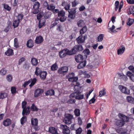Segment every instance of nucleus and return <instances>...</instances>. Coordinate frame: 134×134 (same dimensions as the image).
I'll list each match as a JSON object with an SVG mask.
<instances>
[{
    "mask_svg": "<svg viewBox=\"0 0 134 134\" xmlns=\"http://www.w3.org/2000/svg\"><path fill=\"white\" fill-rule=\"evenodd\" d=\"M43 90L41 88H38L35 91L34 96L37 97L40 96L43 93Z\"/></svg>",
    "mask_w": 134,
    "mask_h": 134,
    "instance_id": "obj_8",
    "label": "nucleus"
},
{
    "mask_svg": "<svg viewBox=\"0 0 134 134\" xmlns=\"http://www.w3.org/2000/svg\"><path fill=\"white\" fill-rule=\"evenodd\" d=\"M59 55L61 58L65 57L66 55L65 49L61 51L59 53Z\"/></svg>",
    "mask_w": 134,
    "mask_h": 134,
    "instance_id": "obj_18",
    "label": "nucleus"
},
{
    "mask_svg": "<svg viewBox=\"0 0 134 134\" xmlns=\"http://www.w3.org/2000/svg\"><path fill=\"white\" fill-rule=\"evenodd\" d=\"M75 60L77 62H80L82 61L83 57L81 55L79 54L75 57Z\"/></svg>",
    "mask_w": 134,
    "mask_h": 134,
    "instance_id": "obj_11",
    "label": "nucleus"
},
{
    "mask_svg": "<svg viewBox=\"0 0 134 134\" xmlns=\"http://www.w3.org/2000/svg\"><path fill=\"white\" fill-rule=\"evenodd\" d=\"M128 13L129 14H132V15L134 16V6L130 8L129 10L128 11Z\"/></svg>",
    "mask_w": 134,
    "mask_h": 134,
    "instance_id": "obj_36",
    "label": "nucleus"
},
{
    "mask_svg": "<svg viewBox=\"0 0 134 134\" xmlns=\"http://www.w3.org/2000/svg\"><path fill=\"white\" fill-rule=\"evenodd\" d=\"M84 24L83 21L82 20H80L77 22V25L79 27H81Z\"/></svg>",
    "mask_w": 134,
    "mask_h": 134,
    "instance_id": "obj_44",
    "label": "nucleus"
},
{
    "mask_svg": "<svg viewBox=\"0 0 134 134\" xmlns=\"http://www.w3.org/2000/svg\"><path fill=\"white\" fill-rule=\"evenodd\" d=\"M62 5L64 7V8L66 10H69L70 7V3L67 2H62Z\"/></svg>",
    "mask_w": 134,
    "mask_h": 134,
    "instance_id": "obj_12",
    "label": "nucleus"
},
{
    "mask_svg": "<svg viewBox=\"0 0 134 134\" xmlns=\"http://www.w3.org/2000/svg\"><path fill=\"white\" fill-rule=\"evenodd\" d=\"M71 98L67 101V103L68 104H74L75 103L76 101L75 99H72Z\"/></svg>",
    "mask_w": 134,
    "mask_h": 134,
    "instance_id": "obj_54",
    "label": "nucleus"
},
{
    "mask_svg": "<svg viewBox=\"0 0 134 134\" xmlns=\"http://www.w3.org/2000/svg\"><path fill=\"white\" fill-rule=\"evenodd\" d=\"M7 71V69L5 68H3L0 71V74L2 75H5Z\"/></svg>",
    "mask_w": 134,
    "mask_h": 134,
    "instance_id": "obj_37",
    "label": "nucleus"
},
{
    "mask_svg": "<svg viewBox=\"0 0 134 134\" xmlns=\"http://www.w3.org/2000/svg\"><path fill=\"white\" fill-rule=\"evenodd\" d=\"M42 15H43V12H41L40 13L38 14L37 16V19L38 20L40 19L41 18H42Z\"/></svg>",
    "mask_w": 134,
    "mask_h": 134,
    "instance_id": "obj_61",
    "label": "nucleus"
},
{
    "mask_svg": "<svg viewBox=\"0 0 134 134\" xmlns=\"http://www.w3.org/2000/svg\"><path fill=\"white\" fill-rule=\"evenodd\" d=\"M74 48H76L77 51H81L83 49V47L81 45H77L74 46Z\"/></svg>",
    "mask_w": 134,
    "mask_h": 134,
    "instance_id": "obj_30",
    "label": "nucleus"
},
{
    "mask_svg": "<svg viewBox=\"0 0 134 134\" xmlns=\"http://www.w3.org/2000/svg\"><path fill=\"white\" fill-rule=\"evenodd\" d=\"M27 117L26 116H23L20 120L21 123L22 125L25 123L26 121Z\"/></svg>",
    "mask_w": 134,
    "mask_h": 134,
    "instance_id": "obj_49",
    "label": "nucleus"
},
{
    "mask_svg": "<svg viewBox=\"0 0 134 134\" xmlns=\"http://www.w3.org/2000/svg\"><path fill=\"white\" fill-rule=\"evenodd\" d=\"M121 117H122V120L124 122H127L129 120V118L126 116L123 115L122 114H121L120 115Z\"/></svg>",
    "mask_w": 134,
    "mask_h": 134,
    "instance_id": "obj_34",
    "label": "nucleus"
},
{
    "mask_svg": "<svg viewBox=\"0 0 134 134\" xmlns=\"http://www.w3.org/2000/svg\"><path fill=\"white\" fill-rule=\"evenodd\" d=\"M31 109L32 111H37L38 109L34 104H32L31 107Z\"/></svg>",
    "mask_w": 134,
    "mask_h": 134,
    "instance_id": "obj_46",
    "label": "nucleus"
},
{
    "mask_svg": "<svg viewBox=\"0 0 134 134\" xmlns=\"http://www.w3.org/2000/svg\"><path fill=\"white\" fill-rule=\"evenodd\" d=\"M58 68V66L56 63H55L51 66V70L52 71H55Z\"/></svg>",
    "mask_w": 134,
    "mask_h": 134,
    "instance_id": "obj_45",
    "label": "nucleus"
},
{
    "mask_svg": "<svg viewBox=\"0 0 134 134\" xmlns=\"http://www.w3.org/2000/svg\"><path fill=\"white\" fill-rule=\"evenodd\" d=\"M20 22V21H18L16 20H15L13 23V26L14 28L17 27L19 23Z\"/></svg>",
    "mask_w": 134,
    "mask_h": 134,
    "instance_id": "obj_38",
    "label": "nucleus"
},
{
    "mask_svg": "<svg viewBox=\"0 0 134 134\" xmlns=\"http://www.w3.org/2000/svg\"><path fill=\"white\" fill-rule=\"evenodd\" d=\"M31 62L32 65L34 66H36L38 63L37 60L34 58L31 59Z\"/></svg>",
    "mask_w": 134,
    "mask_h": 134,
    "instance_id": "obj_24",
    "label": "nucleus"
},
{
    "mask_svg": "<svg viewBox=\"0 0 134 134\" xmlns=\"http://www.w3.org/2000/svg\"><path fill=\"white\" fill-rule=\"evenodd\" d=\"M119 88L123 93L126 94H129L130 93V90L126 88L123 86L120 85L119 86Z\"/></svg>",
    "mask_w": 134,
    "mask_h": 134,
    "instance_id": "obj_6",
    "label": "nucleus"
},
{
    "mask_svg": "<svg viewBox=\"0 0 134 134\" xmlns=\"http://www.w3.org/2000/svg\"><path fill=\"white\" fill-rule=\"evenodd\" d=\"M5 54L8 56H11L13 54V50L9 48L5 52Z\"/></svg>",
    "mask_w": 134,
    "mask_h": 134,
    "instance_id": "obj_20",
    "label": "nucleus"
},
{
    "mask_svg": "<svg viewBox=\"0 0 134 134\" xmlns=\"http://www.w3.org/2000/svg\"><path fill=\"white\" fill-rule=\"evenodd\" d=\"M51 13L50 12H46L43 14V16L45 19H47L50 18Z\"/></svg>",
    "mask_w": 134,
    "mask_h": 134,
    "instance_id": "obj_25",
    "label": "nucleus"
},
{
    "mask_svg": "<svg viewBox=\"0 0 134 134\" xmlns=\"http://www.w3.org/2000/svg\"><path fill=\"white\" fill-rule=\"evenodd\" d=\"M29 64L28 62H25L23 65V68L24 69L28 70L29 67Z\"/></svg>",
    "mask_w": 134,
    "mask_h": 134,
    "instance_id": "obj_48",
    "label": "nucleus"
},
{
    "mask_svg": "<svg viewBox=\"0 0 134 134\" xmlns=\"http://www.w3.org/2000/svg\"><path fill=\"white\" fill-rule=\"evenodd\" d=\"M115 122L116 125L119 127L122 126L124 125L125 124L124 121H123L122 120H116Z\"/></svg>",
    "mask_w": 134,
    "mask_h": 134,
    "instance_id": "obj_13",
    "label": "nucleus"
},
{
    "mask_svg": "<svg viewBox=\"0 0 134 134\" xmlns=\"http://www.w3.org/2000/svg\"><path fill=\"white\" fill-rule=\"evenodd\" d=\"M83 74L85 75V77L87 78H89L90 77V75L89 74H87L86 71L83 72L82 71H80L79 72V74L80 73Z\"/></svg>",
    "mask_w": 134,
    "mask_h": 134,
    "instance_id": "obj_50",
    "label": "nucleus"
},
{
    "mask_svg": "<svg viewBox=\"0 0 134 134\" xmlns=\"http://www.w3.org/2000/svg\"><path fill=\"white\" fill-rule=\"evenodd\" d=\"M68 67L64 66L59 68L58 71L59 74H64L68 71Z\"/></svg>",
    "mask_w": 134,
    "mask_h": 134,
    "instance_id": "obj_7",
    "label": "nucleus"
},
{
    "mask_svg": "<svg viewBox=\"0 0 134 134\" xmlns=\"http://www.w3.org/2000/svg\"><path fill=\"white\" fill-rule=\"evenodd\" d=\"M87 30V28L86 26H84L80 31V33L82 35L86 32Z\"/></svg>",
    "mask_w": 134,
    "mask_h": 134,
    "instance_id": "obj_42",
    "label": "nucleus"
},
{
    "mask_svg": "<svg viewBox=\"0 0 134 134\" xmlns=\"http://www.w3.org/2000/svg\"><path fill=\"white\" fill-rule=\"evenodd\" d=\"M74 113L75 115L79 116L80 115V110L79 109H76L74 111Z\"/></svg>",
    "mask_w": 134,
    "mask_h": 134,
    "instance_id": "obj_52",
    "label": "nucleus"
},
{
    "mask_svg": "<svg viewBox=\"0 0 134 134\" xmlns=\"http://www.w3.org/2000/svg\"><path fill=\"white\" fill-rule=\"evenodd\" d=\"M105 94V92L104 90H101L99 92V96L100 97H102Z\"/></svg>",
    "mask_w": 134,
    "mask_h": 134,
    "instance_id": "obj_59",
    "label": "nucleus"
},
{
    "mask_svg": "<svg viewBox=\"0 0 134 134\" xmlns=\"http://www.w3.org/2000/svg\"><path fill=\"white\" fill-rule=\"evenodd\" d=\"M54 91L53 89L48 90L45 93V94L46 96L48 95L50 96L54 95Z\"/></svg>",
    "mask_w": 134,
    "mask_h": 134,
    "instance_id": "obj_17",
    "label": "nucleus"
},
{
    "mask_svg": "<svg viewBox=\"0 0 134 134\" xmlns=\"http://www.w3.org/2000/svg\"><path fill=\"white\" fill-rule=\"evenodd\" d=\"M40 4L38 2H35L33 6V9L32 13L34 14H36L39 12V8L40 7Z\"/></svg>",
    "mask_w": 134,
    "mask_h": 134,
    "instance_id": "obj_3",
    "label": "nucleus"
},
{
    "mask_svg": "<svg viewBox=\"0 0 134 134\" xmlns=\"http://www.w3.org/2000/svg\"><path fill=\"white\" fill-rule=\"evenodd\" d=\"M26 45L29 48L32 47L34 46L32 40L31 39L29 40L27 42Z\"/></svg>",
    "mask_w": 134,
    "mask_h": 134,
    "instance_id": "obj_23",
    "label": "nucleus"
},
{
    "mask_svg": "<svg viewBox=\"0 0 134 134\" xmlns=\"http://www.w3.org/2000/svg\"><path fill=\"white\" fill-rule=\"evenodd\" d=\"M134 21L133 19H130L129 20L128 22L127 23V24L129 26H131L133 23Z\"/></svg>",
    "mask_w": 134,
    "mask_h": 134,
    "instance_id": "obj_56",
    "label": "nucleus"
},
{
    "mask_svg": "<svg viewBox=\"0 0 134 134\" xmlns=\"http://www.w3.org/2000/svg\"><path fill=\"white\" fill-rule=\"evenodd\" d=\"M23 17V16L22 14H19L17 17L18 19L17 20L20 21V20H21L22 19Z\"/></svg>",
    "mask_w": 134,
    "mask_h": 134,
    "instance_id": "obj_60",
    "label": "nucleus"
},
{
    "mask_svg": "<svg viewBox=\"0 0 134 134\" xmlns=\"http://www.w3.org/2000/svg\"><path fill=\"white\" fill-rule=\"evenodd\" d=\"M125 48L123 46H121V48L119 49L117 51V53L118 55L122 54L124 52Z\"/></svg>",
    "mask_w": 134,
    "mask_h": 134,
    "instance_id": "obj_26",
    "label": "nucleus"
},
{
    "mask_svg": "<svg viewBox=\"0 0 134 134\" xmlns=\"http://www.w3.org/2000/svg\"><path fill=\"white\" fill-rule=\"evenodd\" d=\"M78 79V78L77 77H74V76L73 77V84L75 86L74 87L75 88H76V87L79 86L80 85V84L77 82Z\"/></svg>",
    "mask_w": 134,
    "mask_h": 134,
    "instance_id": "obj_14",
    "label": "nucleus"
},
{
    "mask_svg": "<svg viewBox=\"0 0 134 134\" xmlns=\"http://www.w3.org/2000/svg\"><path fill=\"white\" fill-rule=\"evenodd\" d=\"M42 72L41 69L40 68L38 67H36L35 72V74L36 76H37L40 75Z\"/></svg>",
    "mask_w": 134,
    "mask_h": 134,
    "instance_id": "obj_35",
    "label": "nucleus"
},
{
    "mask_svg": "<svg viewBox=\"0 0 134 134\" xmlns=\"http://www.w3.org/2000/svg\"><path fill=\"white\" fill-rule=\"evenodd\" d=\"M11 91L12 93H15L16 92V88L14 87H11Z\"/></svg>",
    "mask_w": 134,
    "mask_h": 134,
    "instance_id": "obj_62",
    "label": "nucleus"
},
{
    "mask_svg": "<svg viewBox=\"0 0 134 134\" xmlns=\"http://www.w3.org/2000/svg\"><path fill=\"white\" fill-rule=\"evenodd\" d=\"M42 20H40L39 22L38 27L39 28H41L43 26L45 25V21H42Z\"/></svg>",
    "mask_w": 134,
    "mask_h": 134,
    "instance_id": "obj_32",
    "label": "nucleus"
},
{
    "mask_svg": "<svg viewBox=\"0 0 134 134\" xmlns=\"http://www.w3.org/2000/svg\"><path fill=\"white\" fill-rule=\"evenodd\" d=\"M126 100L129 103L134 104V98L131 96L127 97Z\"/></svg>",
    "mask_w": 134,
    "mask_h": 134,
    "instance_id": "obj_27",
    "label": "nucleus"
},
{
    "mask_svg": "<svg viewBox=\"0 0 134 134\" xmlns=\"http://www.w3.org/2000/svg\"><path fill=\"white\" fill-rule=\"evenodd\" d=\"M75 8L70 9L69 11L68 17L71 19H74L75 17L76 13V12Z\"/></svg>",
    "mask_w": 134,
    "mask_h": 134,
    "instance_id": "obj_4",
    "label": "nucleus"
},
{
    "mask_svg": "<svg viewBox=\"0 0 134 134\" xmlns=\"http://www.w3.org/2000/svg\"><path fill=\"white\" fill-rule=\"evenodd\" d=\"M11 123V120L9 119H7L4 121L3 122V124L5 126H9Z\"/></svg>",
    "mask_w": 134,
    "mask_h": 134,
    "instance_id": "obj_21",
    "label": "nucleus"
},
{
    "mask_svg": "<svg viewBox=\"0 0 134 134\" xmlns=\"http://www.w3.org/2000/svg\"><path fill=\"white\" fill-rule=\"evenodd\" d=\"M44 40L43 37L39 35L36 37L35 40V43L37 44H41Z\"/></svg>",
    "mask_w": 134,
    "mask_h": 134,
    "instance_id": "obj_9",
    "label": "nucleus"
},
{
    "mask_svg": "<svg viewBox=\"0 0 134 134\" xmlns=\"http://www.w3.org/2000/svg\"><path fill=\"white\" fill-rule=\"evenodd\" d=\"M87 30V28L86 26H84L80 31V33L82 35L86 32Z\"/></svg>",
    "mask_w": 134,
    "mask_h": 134,
    "instance_id": "obj_41",
    "label": "nucleus"
},
{
    "mask_svg": "<svg viewBox=\"0 0 134 134\" xmlns=\"http://www.w3.org/2000/svg\"><path fill=\"white\" fill-rule=\"evenodd\" d=\"M49 131L52 134H59L57 133V129L54 127H50L49 128Z\"/></svg>",
    "mask_w": 134,
    "mask_h": 134,
    "instance_id": "obj_16",
    "label": "nucleus"
},
{
    "mask_svg": "<svg viewBox=\"0 0 134 134\" xmlns=\"http://www.w3.org/2000/svg\"><path fill=\"white\" fill-rule=\"evenodd\" d=\"M65 49L66 55H71L74 54L73 53H72L71 50H69L67 48Z\"/></svg>",
    "mask_w": 134,
    "mask_h": 134,
    "instance_id": "obj_53",
    "label": "nucleus"
},
{
    "mask_svg": "<svg viewBox=\"0 0 134 134\" xmlns=\"http://www.w3.org/2000/svg\"><path fill=\"white\" fill-rule=\"evenodd\" d=\"M4 8L8 11H10L11 9V8L8 5L5 4H3Z\"/></svg>",
    "mask_w": 134,
    "mask_h": 134,
    "instance_id": "obj_55",
    "label": "nucleus"
},
{
    "mask_svg": "<svg viewBox=\"0 0 134 134\" xmlns=\"http://www.w3.org/2000/svg\"><path fill=\"white\" fill-rule=\"evenodd\" d=\"M31 124L33 126H37L38 123V120L36 119L32 118L31 119Z\"/></svg>",
    "mask_w": 134,
    "mask_h": 134,
    "instance_id": "obj_28",
    "label": "nucleus"
},
{
    "mask_svg": "<svg viewBox=\"0 0 134 134\" xmlns=\"http://www.w3.org/2000/svg\"><path fill=\"white\" fill-rule=\"evenodd\" d=\"M47 74V73L46 71H42L40 74V78L42 79H44L46 78Z\"/></svg>",
    "mask_w": 134,
    "mask_h": 134,
    "instance_id": "obj_22",
    "label": "nucleus"
},
{
    "mask_svg": "<svg viewBox=\"0 0 134 134\" xmlns=\"http://www.w3.org/2000/svg\"><path fill=\"white\" fill-rule=\"evenodd\" d=\"M18 39L16 38H15L14 39V46L16 48L18 46Z\"/></svg>",
    "mask_w": 134,
    "mask_h": 134,
    "instance_id": "obj_57",
    "label": "nucleus"
},
{
    "mask_svg": "<svg viewBox=\"0 0 134 134\" xmlns=\"http://www.w3.org/2000/svg\"><path fill=\"white\" fill-rule=\"evenodd\" d=\"M55 7L54 5L53 4H51L49 5L46 8V9L52 11L53 10L55 9Z\"/></svg>",
    "mask_w": 134,
    "mask_h": 134,
    "instance_id": "obj_31",
    "label": "nucleus"
},
{
    "mask_svg": "<svg viewBox=\"0 0 134 134\" xmlns=\"http://www.w3.org/2000/svg\"><path fill=\"white\" fill-rule=\"evenodd\" d=\"M85 40V37L83 36H81L79 37L76 39V40L78 43L83 42Z\"/></svg>",
    "mask_w": 134,
    "mask_h": 134,
    "instance_id": "obj_15",
    "label": "nucleus"
},
{
    "mask_svg": "<svg viewBox=\"0 0 134 134\" xmlns=\"http://www.w3.org/2000/svg\"><path fill=\"white\" fill-rule=\"evenodd\" d=\"M84 97L83 94H81V92L80 91H77L71 93L70 96V98H75L76 99L81 100Z\"/></svg>",
    "mask_w": 134,
    "mask_h": 134,
    "instance_id": "obj_1",
    "label": "nucleus"
},
{
    "mask_svg": "<svg viewBox=\"0 0 134 134\" xmlns=\"http://www.w3.org/2000/svg\"><path fill=\"white\" fill-rule=\"evenodd\" d=\"M66 19V17L65 16L61 17L59 18V20L61 22H63Z\"/></svg>",
    "mask_w": 134,
    "mask_h": 134,
    "instance_id": "obj_64",
    "label": "nucleus"
},
{
    "mask_svg": "<svg viewBox=\"0 0 134 134\" xmlns=\"http://www.w3.org/2000/svg\"><path fill=\"white\" fill-rule=\"evenodd\" d=\"M7 96V93L5 92L1 93L0 94V99H3L6 98Z\"/></svg>",
    "mask_w": 134,
    "mask_h": 134,
    "instance_id": "obj_47",
    "label": "nucleus"
},
{
    "mask_svg": "<svg viewBox=\"0 0 134 134\" xmlns=\"http://www.w3.org/2000/svg\"><path fill=\"white\" fill-rule=\"evenodd\" d=\"M77 125L76 124L71 125L70 127L71 129L72 130H75L77 129Z\"/></svg>",
    "mask_w": 134,
    "mask_h": 134,
    "instance_id": "obj_58",
    "label": "nucleus"
},
{
    "mask_svg": "<svg viewBox=\"0 0 134 134\" xmlns=\"http://www.w3.org/2000/svg\"><path fill=\"white\" fill-rule=\"evenodd\" d=\"M103 35L101 34L98 36L96 39L97 42H100L101 41L103 40Z\"/></svg>",
    "mask_w": 134,
    "mask_h": 134,
    "instance_id": "obj_39",
    "label": "nucleus"
},
{
    "mask_svg": "<svg viewBox=\"0 0 134 134\" xmlns=\"http://www.w3.org/2000/svg\"><path fill=\"white\" fill-rule=\"evenodd\" d=\"M30 83L31 81L29 80L25 82L24 84L23 85V86L24 87H25L26 86H27Z\"/></svg>",
    "mask_w": 134,
    "mask_h": 134,
    "instance_id": "obj_63",
    "label": "nucleus"
},
{
    "mask_svg": "<svg viewBox=\"0 0 134 134\" xmlns=\"http://www.w3.org/2000/svg\"><path fill=\"white\" fill-rule=\"evenodd\" d=\"M73 116L70 114H66L63 120V121L67 124H70L71 123V120Z\"/></svg>",
    "mask_w": 134,
    "mask_h": 134,
    "instance_id": "obj_2",
    "label": "nucleus"
},
{
    "mask_svg": "<svg viewBox=\"0 0 134 134\" xmlns=\"http://www.w3.org/2000/svg\"><path fill=\"white\" fill-rule=\"evenodd\" d=\"M65 14V12L63 10H61L58 12V16L59 17L64 16Z\"/></svg>",
    "mask_w": 134,
    "mask_h": 134,
    "instance_id": "obj_40",
    "label": "nucleus"
},
{
    "mask_svg": "<svg viewBox=\"0 0 134 134\" xmlns=\"http://www.w3.org/2000/svg\"><path fill=\"white\" fill-rule=\"evenodd\" d=\"M60 127L63 129V132L64 134H70V130L66 125H61Z\"/></svg>",
    "mask_w": 134,
    "mask_h": 134,
    "instance_id": "obj_5",
    "label": "nucleus"
},
{
    "mask_svg": "<svg viewBox=\"0 0 134 134\" xmlns=\"http://www.w3.org/2000/svg\"><path fill=\"white\" fill-rule=\"evenodd\" d=\"M30 107H27V108L26 107L23 108L22 112V114L24 116L25 115H27L30 113Z\"/></svg>",
    "mask_w": 134,
    "mask_h": 134,
    "instance_id": "obj_10",
    "label": "nucleus"
},
{
    "mask_svg": "<svg viewBox=\"0 0 134 134\" xmlns=\"http://www.w3.org/2000/svg\"><path fill=\"white\" fill-rule=\"evenodd\" d=\"M7 24V26L6 27L5 29L4 30V31L6 32H8L11 26V23L10 22H9Z\"/></svg>",
    "mask_w": 134,
    "mask_h": 134,
    "instance_id": "obj_29",
    "label": "nucleus"
},
{
    "mask_svg": "<svg viewBox=\"0 0 134 134\" xmlns=\"http://www.w3.org/2000/svg\"><path fill=\"white\" fill-rule=\"evenodd\" d=\"M29 80L31 81V83L29 85V86L30 87H32L35 83L36 82L37 80L36 78H34L33 79H31Z\"/></svg>",
    "mask_w": 134,
    "mask_h": 134,
    "instance_id": "obj_33",
    "label": "nucleus"
},
{
    "mask_svg": "<svg viewBox=\"0 0 134 134\" xmlns=\"http://www.w3.org/2000/svg\"><path fill=\"white\" fill-rule=\"evenodd\" d=\"M6 79L8 82H10L12 80L13 77L11 75L9 74L6 77Z\"/></svg>",
    "mask_w": 134,
    "mask_h": 134,
    "instance_id": "obj_43",
    "label": "nucleus"
},
{
    "mask_svg": "<svg viewBox=\"0 0 134 134\" xmlns=\"http://www.w3.org/2000/svg\"><path fill=\"white\" fill-rule=\"evenodd\" d=\"M75 131L76 134H80L82 131V130L80 127H77Z\"/></svg>",
    "mask_w": 134,
    "mask_h": 134,
    "instance_id": "obj_51",
    "label": "nucleus"
},
{
    "mask_svg": "<svg viewBox=\"0 0 134 134\" xmlns=\"http://www.w3.org/2000/svg\"><path fill=\"white\" fill-rule=\"evenodd\" d=\"M86 61H84L81 62L77 66L78 69H80L84 67L86 65Z\"/></svg>",
    "mask_w": 134,
    "mask_h": 134,
    "instance_id": "obj_19",
    "label": "nucleus"
}]
</instances>
